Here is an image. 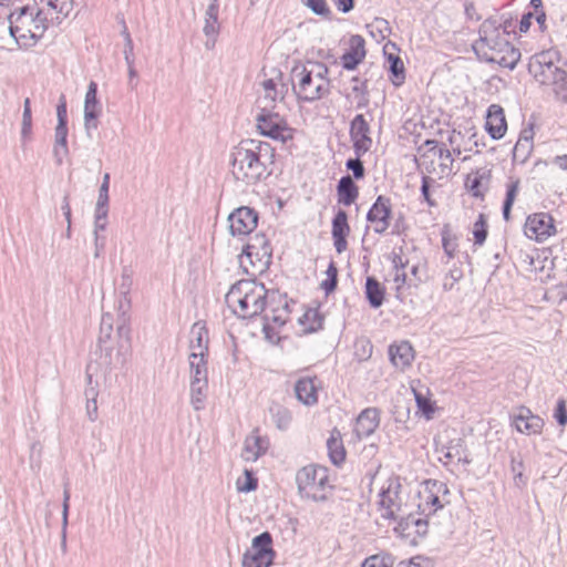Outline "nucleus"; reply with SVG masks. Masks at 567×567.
<instances>
[{
  "label": "nucleus",
  "mask_w": 567,
  "mask_h": 567,
  "mask_svg": "<svg viewBox=\"0 0 567 567\" xmlns=\"http://www.w3.org/2000/svg\"><path fill=\"white\" fill-rule=\"evenodd\" d=\"M274 158L269 143L244 140L230 153L231 175L247 186L256 185L271 174Z\"/></svg>",
  "instance_id": "obj_1"
},
{
  "label": "nucleus",
  "mask_w": 567,
  "mask_h": 567,
  "mask_svg": "<svg viewBox=\"0 0 567 567\" xmlns=\"http://www.w3.org/2000/svg\"><path fill=\"white\" fill-rule=\"evenodd\" d=\"M508 27V21L503 24L496 18L486 19L480 27V38L473 43V50L480 59L513 70L520 59V52L505 37Z\"/></svg>",
  "instance_id": "obj_2"
},
{
  "label": "nucleus",
  "mask_w": 567,
  "mask_h": 567,
  "mask_svg": "<svg viewBox=\"0 0 567 567\" xmlns=\"http://www.w3.org/2000/svg\"><path fill=\"white\" fill-rule=\"evenodd\" d=\"M276 293H269L264 285L251 280L234 284L225 296L228 308L239 318H252L261 313L267 305L275 302Z\"/></svg>",
  "instance_id": "obj_3"
},
{
  "label": "nucleus",
  "mask_w": 567,
  "mask_h": 567,
  "mask_svg": "<svg viewBox=\"0 0 567 567\" xmlns=\"http://www.w3.org/2000/svg\"><path fill=\"white\" fill-rule=\"evenodd\" d=\"M292 90L301 102L312 103L330 94L329 69L321 62H308L300 70L293 69Z\"/></svg>",
  "instance_id": "obj_4"
},
{
  "label": "nucleus",
  "mask_w": 567,
  "mask_h": 567,
  "mask_svg": "<svg viewBox=\"0 0 567 567\" xmlns=\"http://www.w3.org/2000/svg\"><path fill=\"white\" fill-rule=\"evenodd\" d=\"M296 483L301 497L313 502L328 498L329 476L326 467L308 465L297 472Z\"/></svg>",
  "instance_id": "obj_5"
},
{
  "label": "nucleus",
  "mask_w": 567,
  "mask_h": 567,
  "mask_svg": "<svg viewBox=\"0 0 567 567\" xmlns=\"http://www.w3.org/2000/svg\"><path fill=\"white\" fill-rule=\"evenodd\" d=\"M256 126L262 136L275 141L285 143L292 138V131L288 126L287 121L274 110H258Z\"/></svg>",
  "instance_id": "obj_6"
},
{
  "label": "nucleus",
  "mask_w": 567,
  "mask_h": 567,
  "mask_svg": "<svg viewBox=\"0 0 567 567\" xmlns=\"http://www.w3.org/2000/svg\"><path fill=\"white\" fill-rule=\"evenodd\" d=\"M271 544L270 533L264 532L256 536L252 539L251 547L243 556V567H270L275 558Z\"/></svg>",
  "instance_id": "obj_7"
},
{
  "label": "nucleus",
  "mask_w": 567,
  "mask_h": 567,
  "mask_svg": "<svg viewBox=\"0 0 567 567\" xmlns=\"http://www.w3.org/2000/svg\"><path fill=\"white\" fill-rule=\"evenodd\" d=\"M551 55L548 51L540 52L528 64L529 73L542 85H549L557 76L564 75V70L553 63Z\"/></svg>",
  "instance_id": "obj_8"
},
{
  "label": "nucleus",
  "mask_w": 567,
  "mask_h": 567,
  "mask_svg": "<svg viewBox=\"0 0 567 567\" xmlns=\"http://www.w3.org/2000/svg\"><path fill=\"white\" fill-rule=\"evenodd\" d=\"M113 332V316L110 312H105L102 315L101 318V324H100V334H99V347L101 350H105V358H104V364L107 367L111 365H123L126 361V354L128 350H121L118 347V350L115 355L112 354V350L106 346V343L110 341L111 336Z\"/></svg>",
  "instance_id": "obj_9"
},
{
  "label": "nucleus",
  "mask_w": 567,
  "mask_h": 567,
  "mask_svg": "<svg viewBox=\"0 0 567 567\" xmlns=\"http://www.w3.org/2000/svg\"><path fill=\"white\" fill-rule=\"evenodd\" d=\"M524 231L528 238L542 243L555 235L554 218L547 213L532 214L526 219Z\"/></svg>",
  "instance_id": "obj_10"
},
{
  "label": "nucleus",
  "mask_w": 567,
  "mask_h": 567,
  "mask_svg": "<svg viewBox=\"0 0 567 567\" xmlns=\"http://www.w3.org/2000/svg\"><path fill=\"white\" fill-rule=\"evenodd\" d=\"M228 223L233 236H246L257 227L258 214L250 207L241 206L228 216Z\"/></svg>",
  "instance_id": "obj_11"
},
{
  "label": "nucleus",
  "mask_w": 567,
  "mask_h": 567,
  "mask_svg": "<svg viewBox=\"0 0 567 567\" xmlns=\"http://www.w3.org/2000/svg\"><path fill=\"white\" fill-rule=\"evenodd\" d=\"M371 127L363 114H357L350 123V137L357 156L365 154L372 146Z\"/></svg>",
  "instance_id": "obj_12"
},
{
  "label": "nucleus",
  "mask_w": 567,
  "mask_h": 567,
  "mask_svg": "<svg viewBox=\"0 0 567 567\" xmlns=\"http://www.w3.org/2000/svg\"><path fill=\"white\" fill-rule=\"evenodd\" d=\"M392 213L391 200L382 195L378 196L367 214V219L373 224V230L377 234H383L390 226Z\"/></svg>",
  "instance_id": "obj_13"
},
{
  "label": "nucleus",
  "mask_w": 567,
  "mask_h": 567,
  "mask_svg": "<svg viewBox=\"0 0 567 567\" xmlns=\"http://www.w3.org/2000/svg\"><path fill=\"white\" fill-rule=\"evenodd\" d=\"M399 484L392 487V484L388 488H383L379 494V511L382 518L396 520L402 511V502L399 496Z\"/></svg>",
  "instance_id": "obj_14"
},
{
  "label": "nucleus",
  "mask_w": 567,
  "mask_h": 567,
  "mask_svg": "<svg viewBox=\"0 0 567 567\" xmlns=\"http://www.w3.org/2000/svg\"><path fill=\"white\" fill-rule=\"evenodd\" d=\"M244 256L254 266L256 259L261 266H267L272 256L271 246L264 234H257L243 250Z\"/></svg>",
  "instance_id": "obj_15"
},
{
  "label": "nucleus",
  "mask_w": 567,
  "mask_h": 567,
  "mask_svg": "<svg viewBox=\"0 0 567 567\" xmlns=\"http://www.w3.org/2000/svg\"><path fill=\"white\" fill-rule=\"evenodd\" d=\"M131 297L120 296L117 302V322L116 331L120 338L121 350H128L131 346V329H130V310H131Z\"/></svg>",
  "instance_id": "obj_16"
},
{
  "label": "nucleus",
  "mask_w": 567,
  "mask_h": 567,
  "mask_svg": "<svg viewBox=\"0 0 567 567\" xmlns=\"http://www.w3.org/2000/svg\"><path fill=\"white\" fill-rule=\"evenodd\" d=\"M97 85L95 82L89 84L84 101V128L89 138L92 137V131L97 128V116L100 107L96 99Z\"/></svg>",
  "instance_id": "obj_17"
},
{
  "label": "nucleus",
  "mask_w": 567,
  "mask_h": 567,
  "mask_svg": "<svg viewBox=\"0 0 567 567\" xmlns=\"http://www.w3.org/2000/svg\"><path fill=\"white\" fill-rule=\"evenodd\" d=\"M442 489L446 491L444 484L433 482L429 483L427 487L420 493L421 502L417 506L423 514L432 515L435 514L440 508H443V503L437 495Z\"/></svg>",
  "instance_id": "obj_18"
},
{
  "label": "nucleus",
  "mask_w": 567,
  "mask_h": 567,
  "mask_svg": "<svg viewBox=\"0 0 567 567\" xmlns=\"http://www.w3.org/2000/svg\"><path fill=\"white\" fill-rule=\"evenodd\" d=\"M332 239L338 254L347 250V237L350 234V226L348 224V215L344 210L339 209L332 219Z\"/></svg>",
  "instance_id": "obj_19"
},
{
  "label": "nucleus",
  "mask_w": 567,
  "mask_h": 567,
  "mask_svg": "<svg viewBox=\"0 0 567 567\" xmlns=\"http://www.w3.org/2000/svg\"><path fill=\"white\" fill-rule=\"evenodd\" d=\"M485 128L494 140H499L504 136L507 123L504 110L498 104H492L487 109Z\"/></svg>",
  "instance_id": "obj_20"
},
{
  "label": "nucleus",
  "mask_w": 567,
  "mask_h": 567,
  "mask_svg": "<svg viewBox=\"0 0 567 567\" xmlns=\"http://www.w3.org/2000/svg\"><path fill=\"white\" fill-rule=\"evenodd\" d=\"M426 148V153L433 158L439 159V166L442 174H449L452 172L454 158L450 150L435 140H426L423 144Z\"/></svg>",
  "instance_id": "obj_21"
},
{
  "label": "nucleus",
  "mask_w": 567,
  "mask_h": 567,
  "mask_svg": "<svg viewBox=\"0 0 567 567\" xmlns=\"http://www.w3.org/2000/svg\"><path fill=\"white\" fill-rule=\"evenodd\" d=\"M380 415L379 411L374 408L363 410L357 417L354 432L359 439L368 437L379 426Z\"/></svg>",
  "instance_id": "obj_22"
},
{
  "label": "nucleus",
  "mask_w": 567,
  "mask_h": 567,
  "mask_svg": "<svg viewBox=\"0 0 567 567\" xmlns=\"http://www.w3.org/2000/svg\"><path fill=\"white\" fill-rule=\"evenodd\" d=\"M364 39L359 35H352L349 41L350 49L341 56L342 66L346 70H354L357 65L364 59Z\"/></svg>",
  "instance_id": "obj_23"
},
{
  "label": "nucleus",
  "mask_w": 567,
  "mask_h": 567,
  "mask_svg": "<svg viewBox=\"0 0 567 567\" xmlns=\"http://www.w3.org/2000/svg\"><path fill=\"white\" fill-rule=\"evenodd\" d=\"M515 426L517 431L527 434H537L544 427V420L532 413L529 409L520 408L519 413L515 416Z\"/></svg>",
  "instance_id": "obj_24"
},
{
  "label": "nucleus",
  "mask_w": 567,
  "mask_h": 567,
  "mask_svg": "<svg viewBox=\"0 0 567 567\" xmlns=\"http://www.w3.org/2000/svg\"><path fill=\"white\" fill-rule=\"evenodd\" d=\"M296 398L305 405H313L318 402V388L316 378L305 377L295 384Z\"/></svg>",
  "instance_id": "obj_25"
},
{
  "label": "nucleus",
  "mask_w": 567,
  "mask_h": 567,
  "mask_svg": "<svg viewBox=\"0 0 567 567\" xmlns=\"http://www.w3.org/2000/svg\"><path fill=\"white\" fill-rule=\"evenodd\" d=\"M268 449V441L255 433L247 436L244 442L241 457L246 462H256Z\"/></svg>",
  "instance_id": "obj_26"
},
{
  "label": "nucleus",
  "mask_w": 567,
  "mask_h": 567,
  "mask_svg": "<svg viewBox=\"0 0 567 567\" xmlns=\"http://www.w3.org/2000/svg\"><path fill=\"white\" fill-rule=\"evenodd\" d=\"M189 354H208V331L203 322H195L190 329Z\"/></svg>",
  "instance_id": "obj_27"
},
{
  "label": "nucleus",
  "mask_w": 567,
  "mask_h": 567,
  "mask_svg": "<svg viewBox=\"0 0 567 567\" xmlns=\"http://www.w3.org/2000/svg\"><path fill=\"white\" fill-rule=\"evenodd\" d=\"M389 357L394 367L404 370L412 363L414 351L410 342L402 341L399 344L390 346Z\"/></svg>",
  "instance_id": "obj_28"
},
{
  "label": "nucleus",
  "mask_w": 567,
  "mask_h": 567,
  "mask_svg": "<svg viewBox=\"0 0 567 567\" xmlns=\"http://www.w3.org/2000/svg\"><path fill=\"white\" fill-rule=\"evenodd\" d=\"M39 4L48 13V18L56 20L58 23L73 10V0H40Z\"/></svg>",
  "instance_id": "obj_29"
},
{
  "label": "nucleus",
  "mask_w": 567,
  "mask_h": 567,
  "mask_svg": "<svg viewBox=\"0 0 567 567\" xmlns=\"http://www.w3.org/2000/svg\"><path fill=\"white\" fill-rule=\"evenodd\" d=\"M9 22L10 35L14 38L17 42L30 39V34L28 32L29 28H25L28 24L27 8H20L18 12H12L9 16Z\"/></svg>",
  "instance_id": "obj_30"
},
{
  "label": "nucleus",
  "mask_w": 567,
  "mask_h": 567,
  "mask_svg": "<svg viewBox=\"0 0 567 567\" xmlns=\"http://www.w3.org/2000/svg\"><path fill=\"white\" fill-rule=\"evenodd\" d=\"M218 9V0H210L205 12V24L203 31L206 37L213 38L212 45H209L208 41L206 42L207 48L214 47L216 37L219 32Z\"/></svg>",
  "instance_id": "obj_31"
},
{
  "label": "nucleus",
  "mask_w": 567,
  "mask_h": 567,
  "mask_svg": "<svg viewBox=\"0 0 567 567\" xmlns=\"http://www.w3.org/2000/svg\"><path fill=\"white\" fill-rule=\"evenodd\" d=\"M338 202L350 206L359 196V189L350 175L342 176L337 186Z\"/></svg>",
  "instance_id": "obj_32"
},
{
  "label": "nucleus",
  "mask_w": 567,
  "mask_h": 567,
  "mask_svg": "<svg viewBox=\"0 0 567 567\" xmlns=\"http://www.w3.org/2000/svg\"><path fill=\"white\" fill-rule=\"evenodd\" d=\"M267 306L270 307L271 312V315H267L269 317V322L278 328L285 326L289 319V306L287 299L282 296L276 295L275 302Z\"/></svg>",
  "instance_id": "obj_33"
},
{
  "label": "nucleus",
  "mask_w": 567,
  "mask_h": 567,
  "mask_svg": "<svg viewBox=\"0 0 567 567\" xmlns=\"http://www.w3.org/2000/svg\"><path fill=\"white\" fill-rule=\"evenodd\" d=\"M52 152L56 165H62L64 157L69 154L68 125L56 124L54 130V145Z\"/></svg>",
  "instance_id": "obj_34"
},
{
  "label": "nucleus",
  "mask_w": 567,
  "mask_h": 567,
  "mask_svg": "<svg viewBox=\"0 0 567 567\" xmlns=\"http://www.w3.org/2000/svg\"><path fill=\"white\" fill-rule=\"evenodd\" d=\"M261 86L264 94L257 101L258 110H274L280 95L276 82L272 79H268L262 81Z\"/></svg>",
  "instance_id": "obj_35"
},
{
  "label": "nucleus",
  "mask_w": 567,
  "mask_h": 567,
  "mask_svg": "<svg viewBox=\"0 0 567 567\" xmlns=\"http://www.w3.org/2000/svg\"><path fill=\"white\" fill-rule=\"evenodd\" d=\"M28 24H31L32 27L28 29V32L30 34V39L33 40V42H37L39 39L42 38L44 31L48 28V13L44 11V9H39L35 17H32V13H28Z\"/></svg>",
  "instance_id": "obj_36"
},
{
  "label": "nucleus",
  "mask_w": 567,
  "mask_h": 567,
  "mask_svg": "<svg viewBox=\"0 0 567 567\" xmlns=\"http://www.w3.org/2000/svg\"><path fill=\"white\" fill-rule=\"evenodd\" d=\"M462 449L463 441L457 439L455 441H451L449 445H440L436 443L435 452L442 455L439 460L444 464H447L454 457H457L458 461L462 460Z\"/></svg>",
  "instance_id": "obj_37"
},
{
  "label": "nucleus",
  "mask_w": 567,
  "mask_h": 567,
  "mask_svg": "<svg viewBox=\"0 0 567 567\" xmlns=\"http://www.w3.org/2000/svg\"><path fill=\"white\" fill-rule=\"evenodd\" d=\"M365 295L372 308H379L382 306L384 301V289L375 278H367Z\"/></svg>",
  "instance_id": "obj_38"
},
{
  "label": "nucleus",
  "mask_w": 567,
  "mask_h": 567,
  "mask_svg": "<svg viewBox=\"0 0 567 567\" xmlns=\"http://www.w3.org/2000/svg\"><path fill=\"white\" fill-rule=\"evenodd\" d=\"M269 413L277 429L280 431H286L289 429L292 421V414L287 408L278 403H271L269 406Z\"/></svg>",
  "instance_id": "obj_39"
},
{
  "label": "nucleus",
  "mask_w": 567,
  "mask_h": 567,
  "mask_svg": "<svg viewBox=\"0 0 567 567\" xmlns=\"http://www.w3.org/2000/svg\"><path fill=\"white\" fill-rule=\"evenodd\" d=\"M208 381L190 382V404L195 411H200L205 406L207 398Z\"/></svg>",
  "instance_id": "obj_40"
},
{
  "label": "nucleus",
  "mask_w": 567,
  "mask_h": 567,
  "mask_svg": "<svg viewBox=\"0 0 567 567\" xmlns=\"http://www.w3.org/2000/svg\"><path fill=\"white\" fill-rule=\"evenodd\" d=\"M298 321L303 327V332L310 333L321 329L323 318L320 316L317 309L309 308L305 311Z\"/></svg>",
  "instance_id": "obj_41"
},
{
  "label": "nucleus",
  "mask_w": 567,
  "mask_h": 567,
  "mask_svg": "<svg viewBox=\"0 0 567 567\" xmlns=\"http://www.w3.org/2000/svg\"><path fill=\"white\" fill-rule=\"evenodd\" d=\"M519 179H511L506 184V194L505 199L503 203V218L504 220L508 221L511 219V210L513 207V204L519 193Z\"/></svg>",
  "instance_id": "obj_42"
},
{
  "label": "nucleus",
  "mask_w": 567,
  "mask_h": 567,
  "mask_svg": "<svg viewBox=\"0 0 567 567\" xmlns=\"http://www.w3.org/2000/svg\"><path fill=\"white\" fill-rule=\"evenodd\" d=\"M327 447L329 457L334 465L343 463L346 458V450L340 437L334 436V433H332L327 441Z\"/></svg>",
  "instance_id": "obj_43"
},
{
  "label": "nucleus",
  "mask_w": 567,
  "mask_h": 567,
  "mask_svg": "<svg viewBox=\"0 0 567 567\" xmlns=\"http://www.w3.org/2000/svg\"><path fill=\"white\" fill-rule=\"evenodd\" d=\"M398 525L394 527V532L401 537L411 543V537L414 535V515L408 514L404 515L401 514L400 517L396 519Z\"/></svg>",
  "instance_id": "obj_44"
},
{
  "label": "nucleus",
  "mask_w": 567,
  "mask_h": 567,
  "mask_svg": "<svg viewBox=\"0 0 567 567\" xmlns=\"http://www.w3.org/2000/svg\"><path fill=\"white\" fill-rule=\"evenodd\" d=\"M353 85L351 87L352 93L357 99V109H364L369 105V93L367 81H360L358 76L351 80Z\"/></svg>",
  "instance_id": "obj_45"
},
{
  "label": "nucleus",
  "mask_w": 567,
  "mask_h": 567,
  "mask_svg": "<svg viewBox=\"0 0 567 567\" xmlns=\"http://www.w3.org/2000/svg\"><path fill=\"white\" fill-rule=\"evenodd\" d=\"M466 185L474 197L482 198L488 187V176L485 173L480 175L476 173L474 177L467 178Z\"/></svg>",
  "instance_id": "obj_46"
},
{
  "label": "nucleus",
  "mask_w": 567,
  "mask_h": 567,
  "mask_svg": "<svg viewBox=\"0 0 567 567\" xmlns=\"http://www.w3.org/2000/svg\"><path fill=\"white\" fill-rule=\"evenodd\" d=\"M394 558L388 553H379L364 559L362 567H393Z\"/></svg>",
  "instance_id": "obj_47"
},
{
  "label": "nucleus",
  "mask_w": 567,
  "mask_h": 567,
  "mask_svg": "<svg viewBox=\"0 0 567 567\" xmlns=\"http://www.w3.org/2000/svg\"><path fill=\"white\" fill-rule=\"evenodd\" d=\"M487 219L484 214H480L473 226L474 244L482 246L487 237Z\"/></svg>",
  "instance_id": "obj_48"
},
{
  "label": "nucleus",
  "mask_w": 567,
  "mask_h": 567,
  "mask_svg": "<svg viewBox=\"0 0 567 567\" xmlns=\"http://www.w3.org/2000/svg\"><path fill=\"white\" fill-rule=\"evenodd\" d=\"M390 62V71L393 74L392 83L394 85H400L403 83L404 80V65L402 60L399 56L390 55L389 56Z\"/></svg>",
  "instance_id": "obj_49"
},
{
  "label": "nucleus",
  "mask_w": 567,
  "mask_h": 567,
  "mask_svg": "<svg viewBox=\"0 0 567 567\" xmlns=\"http://www.w3.org/2000/svg\"><path fill=\"white\" fill-rule=\"evenodd\" d=\"M327 279L321 282V288L326 291V293L332 292L338 282V268L334 261H330L327 268Z\"/></svg>",
  "instance_id": "obj_50"
},
{
  "label": "nucleus",
  "mask_w": 567,
  "mask_h": 567,
  "mask_svg": "<svg viewBox=\"0 0 567 567\" xmlns=\"http://www.w3.org/2000/svg\"><path fill=\"white\" fill-rule=\"evenodd\" d=\"M558 100L567 103V72L564 70V75L557 76L555 82L550 83Z\"/></svg>",
  "instance_id": "obj_51"
},
{
  "label": "nucleus",
  "mask_w": 567,
  "mask_h": 567,
  "mask_svg": "<svg viewBox=\"0 0 567 567\" xmlns=\"http://www.w3.org/2000/svg\"><path fill=\"white\" fill-rule=\"evenodd\" d=\"M532 148L533 143L530 142V138H518L513 150L514 158H522V161H524Z\"/></svg>",
  "instance_id": "obj_52"
},
{
  "label": "nucleus",
  "mask_w": 567,
  "mask_h": 567,
  "mask_svg": "<svg viewBox=\"0 0 567 567\" xmlns=\"http://www.w3.org/2000/svg\"><path fill=\"white\" fill-rule=\"evenodd\" d=\"M264 324H262V331L265 334L266 340H268L271 343H277L280 340L278 327L275 324H271L269 322V317L264 316Z\"/></svg>",
  "instance_id": "obj_53"
},
{
  "label": "nucleus",
  "mask_w": 567,
  "mask_h": 567,
  "mask_svg": "<svg viewBox=\"0 0 567 567\" xmlns=\"http://www.w3.org/2000/svg\"><path fill=\"white\" fill-rule=\"evenodd\" d=\"M133 286L132 274L128 269H123L121 276V284L118 286L120 296L130 297L131 290Z\"/></svg>",
  "instance_id": "obj_54"
},
{
  "label": "nucleus",
  "mask_w": 567,
  "mask_h": 567,
  "mask_svg": "<svg viewBox=\"0 0 567 567\" xmlns=\"http://www.w3.org/2000/svg\"><path fill=\"white\" fill-rule=\"evenodd\" d=\"M414 398L417 404V408L427 416L430 417L431 414L434 412V409L432 406L431 401L421 392L413 389Z\"/></svg>",
  "instance_id": "obj_55"
},
{
  "label": "nucleus",
  "mask_w": 567,
  "mask_h": 567,
  "mask_svg": "<svg viewBox=\"0 0 567 567\" xmlns=\"http://www.w3.org/2000/svg\"><path fill=\"white\" fill-rule=\"evenodd\" d=\"M305 4L318 16L327 17L330 14L326 0H305Z\"/></svg>",
  "instance_id": "obj_56"
},
{
  "label": "nucleus",
  "mask_w": 567,
  "mask_h": 567,
  "mask_svg": "<svg viewBox=\"0 0 567 567\" xmlns=\"http://www.w3.org/2000/svg\"><path fill=\"white\" fill-rule=\"evenodd\" d=\"M189 371H202L207 369V355L189 354L188 357Z\"/></svg>",
  "instance_id": "obj_57"
},
{
  "label": "nucleus",
  "mask_w": 567,
  "mask_h": 567,
  "mask_svg": "<svg viewBox=\"0 0 567 567\" xmlns=\"http://www.w3.org/2000/svg\"><path fill=\"white\" fill-rule=\"evenodd\" d=\"M358 156L357 158H349L346 163L348 169L352 171L354 178L360 179L364 176V167Z\"/></svg>",
  "instance_id": "obj_58"
},
{
  "label": "nucleus",
  "mask_w": 567,
  "mask_h": 567,
  "mask_svg": "<svg viewBox=\"0 0 567 567\" xmlns=\"http://www.w3.org/2000/svg\"><path fill=\"white\" fill-rule=\"evenodd\" d=\"M463 277V272L458 268L451 269L445 277V281L443 284L444 290H451L455 282H457Z\"/></svg>",
  "instance_id": "obj_59"
},
{
  "label": "nucleus",
  "mask_w": 567,
  "mask_h": 567,
  "mask_svg": "<svg viewBox=\"0 0 567 567\" xmlns=\"http://www.w3.org/2000/svg\"><path fill=\"white\" fill-rule=\"evenodd\" d=\"M109 186H110V174L105 173L103 176L102 184L99 189V197L96 203L109 204Z\"/></svg>",
  "instance_id": "obj_60"
},
{
  "label": "nucleus",
  "mask_w": 567,
  "mask_h": 567,
  "mask_svg": "<svg viewBox=\"0 0 567 567\" xmlns=\"http://www.w3.org/2000/svg\"><path fill=\"white\" fill-rule=\"evenodd\" d=\"M32 131V113H22L21 136L22 140L30 137Z\"/></svg>",
  "instance_id": "obj_61"
},
{
  "label": "nucleus",
  "mask_w": 567,
  "mask_h": 567,
  "mask_svg": "<svg viewBox=\"0 0 567 567\" xmlns=\"http://www.w3.org/2000/svg\"><path fill=\"white\" fill-rule=\"evenodd\" d=\"M245 475H246V482L244 485L238 484V487H237L238 491L245 492V493L255 491L257 488V478L254 477L252 473L249 472L248 470L245 471Z\"/></svg>",
  "instance_id": "obj_62"
},
{
  "label": "nucleus",
  "mask_w": 567,
  "mask_h": 567,
  "mask_svg": "<svg viewBox=\"0 0 567 567\" xmlns=\"http://www.w3.org/2000/svg\"><path fill=\"white\" fill-rule=\"evenodd\" d=\"M555 419L559 425H565L567 423V410L564 400H559L557 402V406L555 410Z\"/></svg>",
  "instance_id": "obj_63"
},
{
  "label": "nucleus",
  "mask_w": 567,
  "mask_h": 567,
  "mask_svg": "<svg viewBox=\"0 0 567 567\" xmlns=\"http://www.w3.org/2000/svg\"><path fill=\"white\" fill-rule=\"evenodd\" d=\"M56 117H58V124L68 125L66 102H65V97L63 95L61 96L60 103L56 106Z\"/></svg>",
  "instance_id": "obj_64"
}]
</instances>
